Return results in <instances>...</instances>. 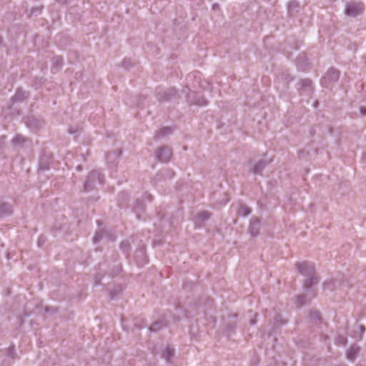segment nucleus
I'll return each instance as SVG.
<instances>
[{
  "label": "nucleus",
  "mask_w": 366,
  "mask_h": 366,
  "mask_svg": "<svg viewBox=\"0 0 366 366\" xmlns=\"http://www.w3.org/2000/svg\"><path fill=\"white\" fill-rule=\"evenodd\" d=\"M300 274L306 277L304 283V290L307 292L318 282V278L315 274V265L312 262H302L296 264Z\"/></svg>",
  "instance_id": "f257e3e1"
},
{
  "label": "nucleus",
  "mask_w": 366,
  "mask_h": 366,
  "mask_svg": "<svg viewBox=\"0 0 366 366\" xmlns=\"http://www.w3.org/2000/svg\"><path fill=\"white\" fill-rule=\"evenodd\" d=\"M104 175L99 171L93 170L89 173L84 184V190L89 192L95 187L97 184H102L104 183Z\"/></svg>",
  "instance_id": "f03ea898"
},
{
  "label": "nucleus",
  "mask_w": 366,
  "mask_h": 366,
  "mask_svg": "<svg viewBox=\"0 0 366 366\" xmlns=\"http://www.w3.org/2000/svg\"><path fill=\"white\" fill-rule=\"evenodd\" d=\"M365 10L364 4L362 2L348 3L345 9V13L350 17H356L363 13Z\"/></svg>",
  "instance_id": "7ed1b4c3"
},
{
  "label": "nucleus",
  "mask_w": 366,
  "mask_h": 366,
  "mask_svg": "<svg viewBox=\"0 0 366 366\" xmlns=\"http://www.w3.org/2000/svg\"><path fill=\"white\" fill-rule=\"evenodd\" d=\"M339 78V71L334 68H331L322 79L321 84L325 88H330L334 83L338 81Z\"/></svg>",
  "instance_id": "20e7f679"
},
{
  "label": "nucleus",
  "mask_w": 366,
  "mask_h": 366,
  "mask_svg": "<svg viewBox=\"0 0 366 366\" xmlns=\"http://www.w3.org/2000/svg\"><path fill=\"white\" fill-rule=\"evenodd\" d=\"M177 94V90L174 88H158L156 91V97L159 101H168L174 97Z\"/></svg>",
  "instance_id": "39448f33"
},
{
  "label": "nucleus",
  "mask_w": 366,
  "mask_h": 366,
  "mask_svg": "<svg viewBox=\"0 0 366 366\" xmlns=\"http://www.w3.org/2000/svg\"><path fill=\"white\" fill-rule=\"evenodd\" d=\"M171 156H172V151L167 146H163V147H160L156 152V157L161 162H169Z\"/></svg>",
  "instance_id": "423d86ee"
},
{
  "label": "nucleus",
  "mask_w": 366,
  "mask_h": 366,
  "mask_svg": "<svg viewBox=\"0 0 366 366\" xmlns=\"http://www.w3.org/2000/svg\"><path fill=\"white\" fill-rule=\"evenodd\" d=\"M187 101L197 106H204L207 104V99L202 94L196 92L189 93L187 96Z\"/></svg>",
  "instance_id": "0eeeda50"
},
{
  "label": "nucleus",
  "mask_w": 366,
  "mask_h": 366,
  "mask_svg": "<svg viewBox=\"0 0 366 366\" xmlns=\"http://www.w3.org/2000/svg\"><path fill=\"white\" fill-rule=\"evenodd\" d=\"M122 154L120 149H117L113 152H111L107 156V162L109 165V168L112 169L115 167L119 162V158Z\"/></svg>",
  "instance_id": "6e6552de"
},
{
  "label": "nucleus",
  "mask_w": 366,
  "mask_h": 366,
  "mask_svg": "<svg viewBox=\"0 0 366 366\" xmlns=\"http://www.w3.org/2000/svg\"><path fill=\"white\" fill-rule=\"evenodd\" d=\"M106 239L107 241H114L115 237L114 234H109L108 232L104 230L98 231L94 237V242L98 243L102 239Z\"/></svg>",
  "instance_id": "1a4fd4ad"
},
{
  "label": "nucleus",
  "mask_w": 366,
  "mask_h": 366,
  "mask_svg": "<svg viewBox=\"0 0 366 366\" xmlns=\"http://www.w3.org/2000/svg\"><path fill=\"white\" fill-rule=\"evenodd\" d=\"M305 295H298L297 297V305L299 307H301L306 303L307 300V297H309V300H311L312 298L315 297V291L313 289V287L310 289L309 291L306 292L305 290Z\"/></svg>",
  "instance_id": "9d476101"
},
{
  "label": "nucleus",
  "mask_w": 366,
  "mask_h": 366,
  "mask_svg": "<svg viewBox=\"0 0 366 366\" xmlns=\"http://www.w3.org/2000/svg\"><path fill=\"white\" fill-rule=\"evenodd\" d=\"M26 124L29 128L36 129L40 128L43 125L44 122L40 119L31 117H27Z\"/></svg>",
  "instance_id": "9b49d317"
},
{
  "label": "nucleus",
  "mask_w": 366,
  "mask_h": 366,
  "mask_svg": "<svg viewBox=\"0 0 366 366\" xmlns=\"http://www.w3.org/2000/svg\"><path fill=\"white\" fill-rule=\"evenodd\" d=\"M174 356V349L169 346H167V348L162 353V357L164 359L166 362L168 363L172 362Z\"/></svg>",
  "instance_id": "f8f14e48"
},
{
  "label": "nucleus",
  "mask_w": 366,
  "mask_h": 366,
  "mask_svg": "<svg viewBox=\"0 0 366 366\" xmlns=\"http://www.w3.org/2000/svg\"><path fill=\"white\" fill-rule=\"evenodd\" d=\"M172 132L173 129L172 127H164L155 133L154 138L157 139H162L171 134Z\"/></svg>",
  "instance_id": "ddd939ff"
},
{
  "label": "nucleus",
  "mask_w": 366,
  "mask_h": 366,
  "mask_svg": "<svg viewBox=\"0 0 366 366\" xmlns=\"http://www.w3.org/2000/svg\"><path fill=\"white\" fill-rule=\"evenodd\" d=\"M11 213V206L7 203L0 202V217L8 216Z\"/></svg>",
  "instance_id": "4468645a"
},
{
  "label": "nucleus",
  "mask_w": 366,
  "mask_h": 366,
  "mask_svg": "<svg viewBox=\"0 0 366 366\" xmlns=\"http://www.w3.org/2000/svg\"><path fill=\"white\" fill-rule=\"evenodd\" d=\"M358 352L359 347L356 345H352L347 351V358L352 362L354 361Z\"/></svg>",
  "instance_id": "2eb2a0df"
},
{
  "label": "nucleus",
  "mask_w": 366,
  "mask_h": 366,
  "mask_svg": "<svg viewBox=\"0 0 366 366\" xmlns=\"http://www.w3.org/2000/svg\"><path fill=\"white\" fill-rule=\"evenodd\" d=\"M268 163L266 161H259L252 169V172L254 174H259L264 169Z\"/></svg>",
  "instance_id": "dca6fc26"
},
{
  "label": "nucleus",
  "mask_w": 366,
  "mask_h": 366,
  "mask_svg": "<svg viewBox=\"0 0 366 366\" xmlns=\"http://www.w3.org/2000/svg\"><path fill=\"white\" fill-rule=\"evenodd\" d=\"M259 221L258 219L252 220L249 225V232L252 236H256L259 230Z\"/></svg>",
  "instance_id": "f3484780"
},
{
  "label": "nucleus",
  "mask_w": 366,
  "mask_h": 366,
  "mask_svg": "<svg viewBox=\"0 0 366 366\" xmlns=\"http://www.w3.org/2000/svg\"><path fill=\"white\" fill-rule=\"evenodd\" d=\"M27 97V94L25 92L21 89H17L15 95L11 98L13 102H21Z\"/></svg>",
  "instance_id": "a211bd4d"
},
{
  "label": "nucleus",
  "mask_w": 366,
  "mask_h": 366,
  "mask_svg": "<svg viewBox=\"0 0 366 366\" xmlns=\"http://www.w3.org/2000/svg\"><path fill=\"white\" fill-rule=\"evenodd\" d=\"M210 217V214L207 211H203L199 212L195 216V222L196 223L201 224L202 222L207 220Z\"/></svg>",
  "instance_id": "6ab92c4d"
},
{
  "label": "nucleus",
  "mask_w": 366,
  "mask_h": 366,
  "mask_svg": "<svg viewBox=\"0 0 366 366\" xmlns=\"http://www.w3.org/2000/svg\"><path fill=\"white\" fill-rule=\"evenodd\" d=\"M301 89L305 92H310L312 91V81L309 79H302L300 81Z\"/></svg>",
  "instance_id": "aec40b11"
},
{
  "label": "nucleus",
  "mask_w": 366,
  "mask_h": 366,
  "mask_svg": "<svg viewBox=\"0 0 366 366\" xmlns=\"http://www.w3.org/2000/svg\"><path fill=\"white\" fill-rule=\"evenodd\" d=\"M28 140L22 135H16L12 140L15 145L23 146Z\"/></svg>",
  "instance_id": "412c9836"
},
{
  "label": "nucleus",
  "mask_w": 366,
  "mask_h": 366,
  "mask_svg": "<svg viewBox=\"0 0 366 366\" xmlns=\"http://www.w3.org/2000/svg\"><path fill=\"white\" fill-rule=\"evenodd\" d=\"M237 214L242 217H247L251 214V209L246 205L242 204L240 206V208L238 210Z\"/></svg>",
  "instance_id": "4be33fe9"
},
{
  "label": "nucleus",
  "mask_w": 366,
  "mask_h": 366,
  "mask_svg": "<svg viewBox=\"0 0 366 366\" xmlns=\"http://www.w3.org/2000/svg\"><path fill=\"white\" fill-rule=\"evenodd\" d=\"M164 326H167L166 323H163L162 322H156L151 325V327H149V330L152 332H156V331L159 330Z\"/></svg>",
  "instance_id": "5701e85b"
},
{
  "label": "nucleus",
  "mask_w": 366,
  "mask_h": 366,
  "mask_svg": "<svg viewBox=\"0 0 366 366\" xmlns=\"http://www.w3.org/2000/svg\"><path fill=\"white\" fill-rule=\"evenodd\" d=\"M54 64L55 65V69H58L59 67H61L63 64V59L61 56H55L53 59Z\"/></svg>",
  "instance_id": "b1692460"
},
{
  "label": "nucleus",
  "mask_w": 366,
  "mask_h": 366,
  "mask_svg": "<svg viewBox=\"0 0 366 366\" xmlns=\"http://www.w3.org/2000/svg\"><path fill=\"white\" fill-rule=\"evenodd\" d=\"M129 247H130V245L127 241L122 242L120 245L121 249L124 252H127L129 249Z\"/></svg>",
  "instance_id": "393cba45"
},
{
  "label": "nucleus",
  "mask_w": 366,
  "mask_h": 366,
  "mask_svg": "<svg viewBox=\"0 0 366 366\" xmlns=\"http://www.w3.org/2000/svg\"><path fill=\"white\" fill-rule=\"evenodd\" d=\"M274 322L277 325H283L285 324V322L282 320V317L280 315H276L274 316Z\"/></svg>",
  "instance_id": "a878e982"
},
{
  "label": "nucleus",
  "mask_w": 366,
  "mask_h": 366,
  "mask_svg": "<svg viewBox=\"0 0 366 366\" xmlns=\"http://www.w3.org/2000/svg\"><path fill=\"white\" fill-rule=\"evenodd\" d=\"M132 65L130 59H124L122 62V66L125 69H128Z\"/></svg>",
  "instance_id": "bb28decb"
},
{
  "label": "nucleus",
  "mask_w": 366,
  "mask_h": 366,
  "mask_svg": "<svg viewBox=\"0 0 366 366\" xmlns=\"http://www.w3.org/2000/svg\"><path fill=\"white\" fill-rule=\"evenodd\" d=\"M121 269H122V267L120 264H115L113 274L119 273L121 271Z\"/></svg>",
  "instance_id": "cd10ccee"
},
{
  "label": "nucleus",
  "mask_w": 366,
  "mask_h": 366,
  "mask_svg": "<svg viewBox=\"0 0 366 366\" xmlns=\"http://www.w3.org/2000/svg\"><path fill=\"white\" fill-rule=\"evenodd\" d=\"M311 317L313 318V319H315V320H319L320 318V315L319 314L318 312H314L311 314Z\"/></svg>",
  "instance_id": "c85d7f7f"
},
{
  "label": "nucleus",
  "mask_w": 366,
  "mask_h": 366,
  "mask_svg": "<svg viewBox=\"0 0 366 366\" xmlns=\"http://www.w3.org/2000/svg\"><path fill=\"white\" fill-rule=\"evenodd\" d=\"M360 112L362 116L366 115V107H361L360 108Z\"/></svg>",
  "instance_id": "c756f323"
},
{
  "label": "nucleus",
  "mask_w": 366,
  "mask_h": 366,
  "mask_svg": "<svg viewBox=\"0 0 366 366\" xmlns=\"http://www.w3.org/2000/svg\"><path fill=\"white\" fill-rule=\"evenodd\" d=\"M297 6H298V4L295 1L290 2V4H289V8L290 9L296 8Z\"/></svg>",
  "instance_id": "7c9ffc66"
},
{
  "label": "nucleus",
  "mask_w": 366,
  "mask_h": 366,
  "mask_svg": "<svg viewBox=\"0 0 366 366\" xmlns=\"http://www.w3.org/2000/svg\"><path fill=\"white\" fill-rule=\"evenodd\" d=\"M163 172H164V175H167L169 178L172 177V172L169 170H165Z\"/></svg>",
  "instance_id": "2f4dec72"
},
{
  "label": "nucleus",
  "mask_w": 366,
  "mask_h": 366,
  "mask_svg": "<svg viewBox=\"0 0 366 366\" xmlns=\"http://www.w3.org/2000/svg\"><path fill=\"white\" fill-rule=\"evenodd\" d=\"M39 166H40V169H41L46 170V169H49L48 166H44L43 165L42 160L40 162Z\"/></svg>",
  "instance_id": "473e14b6"
},
{
  "label": "nucleus",
  "mask_w": 366,
  "mask_h": 366,
  "mask_svg": "<svg viewBox=\"0 0 366 366\" xmlns=\"http://www.w3.org/2000/svg\"><path fill=\"white\" fill-rule=\"evenodd\" d=\"M45 239H44V237H40L38 240V244L39 246H41V244H43L44 242Z\"/></svg>",
  "instance_id": "72a5a7b5"
},
{
  "label": "nucleus",
  "mask_w": 366,
  "mask_h": 366,
  "mask_svg": "<svg viewBox=\"0 0 366 366\" xmlns=\"http://www.w3.org/2000/svg\"><path fill=\"white\" fill-rule=\"evenodd\" d=\"M358 328H359V330H360V331L361 334H362V333H363V332H364V331H365V327H364V326H362V325H360V326H358Z\"/></svg>",
  "instance_id": "f704fd0d"
},
{
  "label": "nucleus",
  "mask_w": 366,
  "mask_h": 366,
  "mask_svg": "<svg viewBox=\"0 0 366 366\" xmlns=\"http://www.w3.org/2000/svg\"><path fill=\"white\" fill-rule=\"evenodd\" d=\"M340 341L343 345H346V339L345 337H341Z\"/></svg>",
  "instance_id": "c9c22d12"
},
{
  "label": "nucleus",
  "mask_w": 366,
  "mask_h": 366,
  "mask_svg": "<svg viewBox=\"0 0 366 366\" xmlns=\"http://www.w3.org/2000/svg\"><path fill=\"white\" fill-rule=\"evenodd\" d=\"M127 194L126 192H122L119 194V196L124 197H127Z\"/></svg>",
  "instance_id": "e433bc0d"
},
{
  "label": "nucleus",
  "mask_w": 366,
  "mask_h": 366,
  "mask_svg": "<svg viewBox=\"0 0 366 366\" xmlns=\"http://www.w3.org/2000/svg\"><path fill=\"white\" fill-rule=\"evenodd\" d=\"M146 197H147L149 202L152 201V196L150 194H146Z\"/></svg>",
  "instance_id": "4c0bfd02"
},
{
  "label": "nucleus",
  "mask_w": 366,
  "mask_h": 366,
  "mask_svg": "<svg viewBox=\"0 0 366 366\" xmlns=\"http://www.w3.org/2000/svg\"><path fill=\"white\" fill-rule=\"evenodd\" d=\"M233 328H234V326H233V325H228V330H229H229H233Z\"/></svg>",
  "instance_id": "58836bf2"
},
{
  "label": "nucleus",
  "mask_w": 366,
  "mask_h": 366,
  "mask_svg": "<svg viewBox=\"0 0 366 366\" xmlns=\"http://www.w3.org/2000/svg\"><path fill=\"white\" fill-rule=\"evenodd\" d=\"M137 207H139V208H141V207H142V205L139 204V201H137V205H136L135 209H136Z\"/></svg>",
  "instance_id": "ea45409f"
},
{
  "label": "nucleus",
  "mask_w": 366,
  "mask_h": 366,
  "mask_svg": "<svg viewBox=\"0 0 366 366\" xmlns=\"http://www.w3.org/2000/svg\"><path fill=\"white\" fill-rule=\"evenodd\" d=\"M36 11H38V9L37 8H34L32 10H31V12L34 14V13H36Z\"/></svg>",
  "instance_id": "a19ab883"
},
{
  "label": "nucleus",
  "mask_w": 366,
  "mask_h": 366,
  "mask_svg": "<svg viewBox=\"0 0 366 366\" xmlns=\"http://www.w3.org/2000/svg\"><path fill=\"white\" fill-rule=\"evenodd\" d=\"M57 1L60 3H65L66 0H57Z\"/></svg>",
  "instance_id": "79ce46f5"
},
{
  "label": "nucleus",
  "mask_w": 366,
  "mask_h": 366,
  "mask_svg": "<svg viewBox=\"0 0 366 366\" xmlns=\"http://www.w3.org/2000/svg\"><path fill=\"white\" fill-rule=\"evenodd\" d=\"M217 8H218V5L217 4H214L213 5V9H215Z\"/></svg>",
  "instance_id": "37998d69"
},
{
  "label": "nucleus",
  "mask_w": 366,
  "mask_h": 366,
  "mask_svg": "<svg viewBox=\"0 0 366 366\" xmlns=\"http://www.w3.org/2000/svg\"><path fill=\"white\" fill-rule=\"evenodd\" d=\"M76 168L77 170L79 171V170H81V166H77Z\"/></svg>",
  "instance_id": "c03bdc74"
},
{
  "label": "nucleus",
  "mask_w": 366,
  "mask_h": 366,
  "mask_svg": "<svg viewBox=\"0 0 366 366\" xmlns=\"http://www.w3.org/2000/svg\"><path fill=\"white\" fill-rule=\"evenodd\" d=\"M328 285H329L328 283H325V284H324V287L325 288V287H328Z\"/></svg>",
  "instance_id": "a18cd8bd"
},
{
  "label": "nucleus",
  "mask_w": 366,
  "mask_h": 366,
  "mask_svg": "<svg viewBox=\"0 0 366 366\" xmlns=\"http://www.w3.org/2000/svg\"><path fill=\"white\" fill-rule=\"evenodd\" d=\"M250 323H251L252 325H254V320H250Z\"/></svg>",
  "instance_id": "49530a36"
},
{
  "label": "nucleus",
  "mask_w": 366,
  "mask_h": 366,
  "mask_svg": "<svg viewBox=\"0 0 366 366\" xmlns=\"http://www.w3.org/2000/svg\"><path fill=\"white\" fill-rule=\"evenodd\" d=\"M0 43H1V38L0 37Z\"/></svg>",
  "instance_id": "de8ad7c7"
}]
</instances>
